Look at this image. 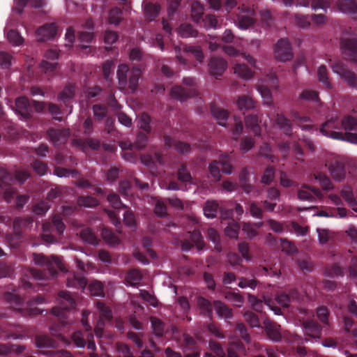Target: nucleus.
Returning <instances> with one entry per match:
<instances>
[{
	"label": "nucleus",
	"instance_id": "nucleus-1",
	"mask_svg": "<svg viewBox=\"0 0 357 357\" xmlns=\"http://www.w3.org/2000/svg\"><path fill=\"white\" fill-rule=\"evenodd\" d=\"M319 131L326 137L357 144V119L354 117L347 116L341 122L337 118H331Z\"/></svg>",
	"mask_w": 357,
	"mask_h": 357
},
{
	"label": "nucleus",
	"instance_id": "nucleus-2",
	"mask_svg": "<svg viewBox=\"0 0 357 357\" xmlns=\"http://www.w3.org/2000/svg\"><path fill=\"white\" fill-rule=\"evenodd\" d=\"M278 89V81L275 77L271 76L264 81H261L257 86V90L261 94L264 104L271 105L273 102L271 89L277 90Z\"/></svg>",
	"mask_w": 357,
	"mask_h": 357
},
{
	"label": "nucleus",
	"instance_id": "nucleus-3",
	"mask_svg": "<svg viewBox=\"0 0 357 357\" xmlns=\"http://www.w3.org/2000/svg\"><path fill=\"white\" fill-rule=\"evenodd\" d=\"M275 58L280 61L286 62L291 59L292 52L289 42L286 39L280 40L274 49Z\"/></svg>",
	"mask_w": 357,
	"mask_h": 357
},
{
	"label": "nucleus",
	"instance_id": "nucleus-4",
	"mask_svg": "<svg viewBox=\"0 0 357 357\" xmlns=\"http://www.w3.org/2000/svg\"><path fill=\"white\" fill-rule=\"evenodd\" d=\"M341 47L348 59L351 61L357 59V40L354 37L342 38Z\"/></svg>",
	"mask_w": 357,
	"mask_h": 357
},
{
	"label": "nucleus",
	"instance_id": "nucleus-5",
	"mask_svg": "<svg viewBox=\"0 0 357 357\" xmlns=\"http://www.w3.org/2000/svg\"><path fill=\"white\" fill-rule=\"evenodd\" d=\"M97 308L100 314V319L95 328V333L97 337H100L102 334V325L105 320H109L112 318L111 310L102 303H98Z\"/></svg>",
	"mask_w": 357,
	"mask_h": 357
},
{
	"label": "nucleus",
	"instance_id": "nucleus-6",
	"mask_svg": "<svg viewBox=\"0 0 357 357\" xmlns=\"http://www.w3.org/2000/svg\"><path fill=\"white\" fill-rule=\"evenodd\" d=\"M59 53L56 50H48L45 56V59L41 63L40 67L45 72L52 71L56 66L55 60L58 59Z\"/></svg>",
	"mask_w": 357,
	"mask_h": 357
},
{
	"label": "nucleus",
	"instance_id": "nucleus-7",
	"mask_svg": "<svg viewBox=\"0 0 357 357\" xmlns=\"http://www.w3.org/2000/svg\"><path fill=\"white\" fill-rule=\"evenodd\" d=\"M327 165L331 174L335 179L341 181L344 178L345 170L342 161L335 160L327 164Z\"/></svg>",
	"mask_w": 357,
	"mask_h": 357
},
{
	"label": "nucleus",
	"instance_id": "nucleus-8",
	"mask_svg": "<svg viewBox=\"0 0 357 357\" xmlns=\"http://www.w3.org/2000/svg\"><path fill=\"white\" fill-rule=\"evenodd\" d=\"M315 196L320 199H323L320 190L308 186H303L298 192V199L303 201H312Z\"/></svg>",
	"mask_w": 357,
	"mask_h": 357
},
{
	"label": "nucleus",
	"instance_id": "nucleus-9",
	"mask_svg": "<svg viewBox=\"0 0 357 357\" xmlns=\"http://www.w3.org/2000/svg\"><path fill=\"white\" fill-rule=\"evenodd\" d=\"M333 70L335 73L344 79L350 85L355 84L354 75L351 72L347 70L342 62H336L335 65L333 66Z\"/></svg>",
	"mask_w": 357,
	"mask_h": 357
},
{
	"label": "nucleus",
	"instance_id": "nucleus-10",
	"mask_svg": "<svg viewBox=\"0 0 357 357\" xmlns=\"http://www.w3.org/2000/svg\"><path fill=\"white\" fill-rule=\"evenodd\" d=\"M56 26L54 24L45 25L37 31L38 40L45 41L51 39L56 34Z\"/></svg>",
	"mask_w": 357,
	"mask_h": 357
},
{
	"label": "nucleus",
	"instance_id": "nucleus-11",
	"mask_svg": "<svg viewBox=\"0 0 357 357\" xmlns=\"http://www.w3.org/2000/svg\"><path fill=\"white\" fill-rule=\"evenodd\" d=\"M33 260L36 264L39 265H43L45 264H50L51 266L54 265L60 269L61 271H64L63 268V265L61 261L59 258L52 256L50 259H46L43 255L41 254H36L33 255Z\"/></svg>",
	"mask_w": 357,
	"mask_h": 357
},
{
	"label": "nucleus",
	"instance_id": "nucleus-12",
	"mask_svg": "<svg viewBox=\"0 0 357 357\" xmlns=\"http://www.w3.org/2000/svg\"><path fill=\"white\" fill-rule=\"evenodd\" d=\"M30 104L24 97H20L15 100V111L22 117H27L30 112Z\"/></svg>",
	"mask_w": 357,
	"mask_h": 357
},
{
	"label": "nucleus",
	"instance_id": "nucleus-13",
	"mask_svg": "<svg viewBox=\"0 0 357 357\" xmlns=\"http://www.w3.org/2000/svg\"><path fill=\"white\" fill-rule=\"evenodd\" d=\"M227 66V62L222 59H211L209 63L211 73L215 76L220 75Z\"/></svg>",
	"mask_w": 357,
	"mask_h": 357
},
{
	"label": "nucleus",
	"instance_id": "nucleus-14",
	"mask_svg": "<svg viewBox=\"0 0 357 357\" xmlns=\"http://www.w3.org/2000/svg\"><path fill=\"white\" fill-rule=\"evenodd\" d=\"M254 11L248 9L245 15H241L238 21V26L241 29H246L250 27L254 22Z\"/></svg>",
	"mask_w": 357,
	"mask_h": 357
},
{
	"label": "nucleus",
	"instance_id": "nucleus-15",
	"mask_svg": "<svg viewBox=\"0 0 357 357\" xmlns=\"http://www.w3.org/2000/svg\"><path fill=\"white\" fill-rule=\"evenodd\" d=\"M281 328L280 326L274 324H266V331L268 336L273 341H279L281 340Z\"/></svg>",
	"mask_w": 357,
	"mask_h": 357
},
{
	"label": "nucleus",
	"instance_id": "nucleus-16",
	"mask_svg": "<svg viewBox=\"0 0 357 357\" xmlns=\"http://www.w3.org/2000/svg\"><path fill=\"white\" fill-rule=\"evenodd\" d=\"M339 10L342 13H354L357 11V6L353 0H342L337 3Z\"/></svg>",
	"mask_w": 357,
	"mask_h": 357
},
{
	"label": "nucleus",
	"instance_id": "nucleus-17",
	"mask_svg": "<svg viewBox=\"0 0 357 357\" xmlns=\"http://www.w3.org/2000/svg\"><path fill=\"white\" fill-rule=\"evenodd\" d=\"M234 73L240 77L249 79L252 77L253 73L245 65L237 64L234 67Z\"/></svg>",
	"mask_w": 357,
	"mask_h": 357
},
{
	"label": "nucleus",
	"instance_id": "nucleus-18",
	"mask_svg": "<svg viewBox=\"0 0 357 357\" xmlns=\"http://www.w3.org/2000/svg\"><path fill=\"white\" fill-rule=\"evenodd\" d=\"M211 112L213 117L217 120L218 124L222 126H225L228 113L221 108L216 107L212 108Z\"/></svg>",
	"mask_w": 357,
	"mask_h": 357
},
{
	"label": "nucleus",
	"instance_id": "nucleus-19",
	"mask_svg": "<svg viewBox=\"0 0 357 357\" xmlns=\"http://www.w3.org/2000/svg\"><path fill=\"white\" fill-rule=\"evenodd\" d=\"M306 335L318 338L320 335L321 329L319 326L313 321H308L304 326Z\"/></svg>",
	"mask_w": 357,
	"mask_h": 357
},
{
	"label": "nucleus",
	"instance_id": "nucleus-20",
	"mask_svg": "<svg viewBox=\"0 0 357 357\" xmlns=\"http://www.w3.org/2000/svg\"><path fill=\"white\" fill-rule=\"evenodd\" d=\"M329 199L337 206V211L339 218H344L347 215L346 208L341 207L342 201L340 198L335 194H330L328 195Z\"/></svg>",
	"mask_w": 357,
	"mask_h": 357
},
{
	"label": "nucleus",
	"instance_id": "nucleus-21",
	"mask_svg": "<svg viewBox=\"0 0 357 357\" xmlns=\"http://www.w3.org/2000/svg\"><path fill=\"white\" fill-rule=\"evenodd\" d=\"M218 210V204L213 201H208L204 206L203 211L205 216L213 218L215 216Z\"/></svg>",
	"mask_w": 357,
	"mask_h": 357
},
{
	"label": "nucleus",
	"instance_id": "nucleus-22",
	"mask_svg": "<svg viewBox=\"0 0 357 357\" xmlns=\"http://www.w3.org/2000/svg\"><path fill=\"white\" fill-rule=\"evenodd\" d=\"M160 8L155 4H147L144 8V15L147 20H153L159 13Z\"/></svg>",
	"mask_w": 357,
	"mask_h": 357
},
{
	"label": "nucleus",
	"instance_id": "nucleus-23",
	"mask_svg": "<svg viewBox=\"0 0 357 357\" xmlns=\"http://www.w3.org/2000/svg\"><path fill=\"white\" fill-rule=\"evenodd\" d=\"M101 235L104 241L110 245L114 246L119 243L118 237L109 229H103Z\"/></svg>",
	"mask_w": 357,
	"mask_h": 357
},
{
	"label": "nucleus",
	"instance_id": "nucleus-24",
	"mask_svg": "<svg viewBox=\"0 0 357 357\" xmlns=\"http://www.w3.org/2000/svg\"><path fill=\"white\" fill-rule=\"evenodd\" d=\"M237 105L239 109H250L255 107V103L251 98L243 96L237 100Z\"/></svg>",
	"mask_w": 357,
	"mask_h": 357
},
{
	"label": "nucleus",
	"instance_id": "nucleus-25",
	"mask_svg": "<svg viewBox=\"0 0 357 357\" xmlns=\"http://www.w3.org/2000/svg\"><path fill=\"white\" fill-rule=\"evenodd\" d=\"M59 299L62 305V309L66 310L74 307L73 299L66 292L61 291L59 294Z\"/></svg>",
	"mask_w": 357,
	"mask_h": 357
},
{
	"label": "nucleus",
	"instance_id": "nucleus-26",
	"mask_svg": "<svg viewBox=\"0 0 357 357\" xmlns=\"http://www.w3.org/2000/svg\"><path fill=\"white\" fill-rule=\"evenodd\" d=\"M213 305L216 313L219 317L224 318H229L231 317V310L225 305L219 301L214 302Z\"/></svg>",
	"mask_w": 357,
	"mask_h": 357
},
{
	"label": "nucleus",
	"instance_id": "nucleus-27",
	"mask_svg": "<svg viewBox=\"0 0 357 357\" xmlns=\"http://www.w3.org/2000/svg\"><path fill=\"white\" fill-rule=\"evenodd\" d=\"M314 178L318 181L324 190H329L333 188L330 179L321 173L314 174Z\"/></svg>",
	"mask_w": 357,
	"mask_h": 357
},
{
	"label": "nucleus",
	"instance_id": "nucleus-28",
	"mask_svg": "<svg viewBox=\"0 0 357 357\" xmlns=\"http://www.w3.org/2000/svg\"><path fill=\"white\" fill-rule=\"evenodd\" d=\"M80 236L84 241L90 244L96 245L98 243V239L96 236L89 228L83 229L80 232Z\"/></svg>",
	"mask_w": 357,
	"mask_h": 357
},
{
	"label": "nucleus",
	"instance_id": "nucleus-29",
	"mask_svg": "<svg viewBox=\"0 0 357 357\" xmlns=\"http://www.w3.org/2000/svg\"><path fill=\"white\" fill-rule=\"evenodd\" d=\"M317 77L319 82H322L326 87L331 88L328 79V71L325 66L321 65L317 69Z\"/></svg>",
	"mask_w": 357,
	"mask_h": 357
},
{
	"label": "nucleus",
	"instance_id": "nucleus-30",
	"mask_svg": "<svg viewBox=\"0 0 357 357\" xmlns=\"http://www.w3.org/2000/svg\"><path fill=\"white\" fill-rule=\"evenodd\" d=\"M36 344L39 348L54 347L53 341L46 335H40L36 337Z\"/></svg>",
	"mask_w": 357,
	"mask_h": 357
},
{
	"label": "nucleus",
	"instance_id": "nucleus-31",
	"mask_svg": "<svg viewBox=\"0 0 357 357\" xmlns=\"http://www.w3.org/2000/svg\"><path fill=\"white\" fill-rule=\"evenodd\" d=\"M7 38L13 45H20L23 43V38L16 31L11 30L7 33Z\"/></svg>",
	"mask_w": 357,
	"mask_h": 357
},
{
	"label": "nucleus",
	"instance_id": "nucleus-32",
	"mask_svg": "<svg viewBox=\"0 0 357 357\" xmlns=\"http://www.w3.org/2000/svg\"><path fill=\"white\" fill-rule=\"evenodd\" d=\"M140 75V70L138 68H133L130 73L129 79V87L134 91L137 86L138 79Z\"/></svg>",
	"mask_w": 357,
	"mask_h": 357
},
{
	"label": "nucleus",
	"instance_id": "nucleus-33",
	"mask_svg": "<svg viewBox=\"0 0 357 357\" xmlns=\"http://www.w3.org/2000/svg\"><path fill=\"white\" fill-rule=\"evenodd\" d=\"M77 202L79 206L84 207H93L98 204V202L91 197H80Z\"/></svg>",
	"mask_w": 357,
	"mask_h": 357
},
{
	"label": "nucleus",
	"instance_id": "nucleus-34",
	"mask_svg": "<svg viewBox=\"0 0 357 357\" xmlns=\"http://www.w3.org/2000/svg\"><path fill=\"white\" fill-rule=\"evenodd\" d=\"M179 33L183 37H194L197 36V31L190 24H183L179 29Z\"/></svg>",
	"mask_w": 357,
	"mask_h": 357
},
{
	"label": "nucleus",
	"instance_id": "nucleus-35",
	"mask_svg": "<svg viewBox=\"0 0 357 357\" xmlns=\"http://www.w3.org/2000/svg\"><path fill=\"white\" fill-rule=\"evenodd\" d=\"M89 291L93 296H102L103 294L102 284L99 281L92 282L89 285Z\"/></svg>",
	"mask_w": 357,
	"mask_h": 357
},
{
	"label": "nucleus",
	"instance_id": "nucleus-36",
	"mask_svg": "<svg viewBox=\"0 0 357 357\" xmlns=\"http://www.w3.org/2000/svg\"><path fill=\"white\" fill-rule=\"evenodd\" d=\"M204 13V8L202 6L198 3L195 2L192 5V16L195 20L199 21Z\"/></svg>",
	"mask_w": 357,
	"mask_h": 357
},
{
	"label": "nucleus",
	"instance_id": "nucleus-37",
	"mask_svg": "<svg viewBox=\"0 0 357 357\" xmlns=\"http://www.w3.org/2000/svg\"><path fill=\"white\" fill-rule=\"evenodd\" d=\"M93 38V35L91 32H82L79 36L80 46L82 48L89 47V44L91 43Z\"/></svg>",
	"mask_w": 357,
	"mask_h": 357
},
{
	"label": "nucleus",
	"instance_id": "nucleus-38",
	"mask_svg": "<svg viewBox=\"0 0 357 357\" xmlns=\"http://www.w3.org/2000/svg\"><path fill=\"white\" fill-rule=\"evenodd\" d=\"M141 273L136 270L131 271L126 276V281L131 285H135L141 280Z\"/></svg>",
	"mask_w": 357,
	"mask_h": 357
},
{
	"label": "nucleus",
	"instance_id": "nucleus-39",
	"mask_svg": "<svg viewBox=\"0 0 357 357\" xmlns=\"http://www.w3.org/2000/svg\"><path fill=\"white\" fill-rule=\"evenodd\" d=\"M238 231L239 227L235 222L229 224L225 230L226 235L231 238H236L238 236Z\"/></svg>",
	"mask_w": 357,
	"mask_h": 357
},
{
	"label": "nucleus",
	"instance_id": "nucleus-40",
	"mask_svg": "<svg viewBox=\"0 0 357 357\" xmlns=\"http://www.w3.org/2000/svg\"><path fill=\"white\" fill-rule=\"evenodd\" d=\"M74 94H75L74 87L72 86H67L61 93V94L59 96V99L63 102H66L68 100L71 99L74 96Z\"/></svg>",
	"mask_w": 357,
	"mask_h": 357
},
{
	"label": "nucleus",
	"instance_id": "nucleus-41",
	"mask_svg": "<svg viewBox=\"0 0 357 357\" xmlns=\"http://www.w3.org/2000/svg\"><path fill=\"white\" fill-rule=\"evenodd\" d=\"M121 11L119 9L114 8L112 10L109 15V22L113 24H118L121 20Z\"/></svg>",
	"mask_w": 357,
	"mask_h": 357
},
{
	"label": "nucleus",
	"instance_id": "nucleus-42",
	"mask_svg": "<svg viewBox=\"0 0 357 357\" xmlns=\"http://www.w3.org/2000/svg\"><path fill=\"white\" fill-rule=\"evenodd\" d=\"M117 38H118V36L116 34V32H114V31H107L105 33V36H104V40H105V43L106 45V49H109L110 48V45H112V44H114L116 40H117Z\"/></svg>",
	"mask_w": 357,
	"mask_h": 357
},
{
	"label": "nucleus",
	"instance_id": "nucleus-43",
	"mask_svg": "<svg viewBox=\"0 0 357 357\" xmlns=\"http://www.w3.org/2000/svg\"><path fill=\"white\" fill-rule=\"evenodd\" d=\"M151 322L154 333L157 336L162 335L163 331V325L161 321L155 317H152L151 319Z\"/></svg>",
	"mask_w": 357,
	"mask_h": 357
},
{
	"label": "nucleus",
	"instance_id": "nucleus-44",
	"mask_svg": "<svg viewBox=\"0 0 357 357\" xmlns=\"http://www.w3.org/2000/svg\"><path fill=\"white\" fill-rule=\"evenodd\" d=\"M128 71V67L126 65L121 64L119 66L117 76L121 84L125 85L126 83V74Z\"/></svg>",
	"mask_w": 357,
	"mask_h": 357
},
{
	"label": "nucleus",
	"instance_id": "nucleus-45",
	"mask_svg": "<svg viewBox=\"0 0 357 357\" xmlns=\"http://www.w3.org/2000/svg\"><path fill=\"white\" fill-rule=\"evenodd\" d=\"M319 241L321 243H326L332 237L330 231L325 229H317Z\"/></svg>",
	"mask_w": 357,
	"mask_h": 357
},
{
	"label": "nucleus",
	"instance_id": "nucleus-46",
	"mask_svg": "<svg viewBox=\"0 0 357 357\" xmlns=\"http://www.w3.org/2000/svg\"><path fill=\"white\" fill-rule=\"evenodd\" d=\"M178 178L182 182L191 183V176L184 167L179 168L178 172Z\"/></svg>",
	"mask_w": 357,
	"mask_h": 357
},
{
	"label": "nucleus",
	"instance_id": "nucleus-47",
	"mask_svg": "<svg viewBox=\"0 0 357 357\" xmlns=\"http://www.w3.org/2000/svg\"><path fill=\"white\" fill-rule=\"evenodd\" d=\"M220 162L222 165V172L225 174H230L231 172V166L229 163V160L227 155H221L220 158Z\"/></svg>",
	"mask_w": 357,
	"mask_h": 357
},
{
	"label": "nucleus",
	"instance_id": "nucleus-48",
	"mask_svg": "<svg viewBox=\"0 0 357 357\" xmlns=\"http://www.w3.org/2000/svg\"><path fill=\"white\" fill-rule=\"evenodd\" d=\"M171 94L174 98L180 100L181 101L184 100L186 96L184 89L181 86H175L172 88Z\"/></svg>",
	"mask_w": 357,
	"mask_h": 357
},
{
	"label": "nucleus",
	"instance_id": "nucleus-49",
	"mask_svg": "<svg viewBox=\"0 0 357 357\" xmlns=\"http://www.w3.org/2000/svg\"><path fill=\"white\" fill-rule=\"evenodd\" d=\"M330 0H312L311 7L314 10L326 9L329 6Z\"/></svg>",
	"mask_w": 357,
	"mask_h": 357
},
{
	"label": "nucleus",
	"instance_id": "nucleus-50",
	"mask_svg": "<svg viewBox=\"0 0 357 357\" xmlns=\"http://www.w3.org/2000/svg\"><path fill=\"white\" fill-rule=\"evenodd\" d=\"M198 305L201 308L202 311L204 314H207L208 315L211 313V303L204 298H199L198 301Z\"/></svg>",
	"mask_w": 357,
	"mask_h": 357
},
{
	"label": "nucleus",
	"instance_id": "nucleus-51",
	"mask_svg": "<svg viewBox=\"0 0 357 357\" xmlns=\"http://www.w3.org/2000/svg\"><path fill=\"white\" fill-rule=\"evenodd\" d=\"M245 318L246 321L250 324L251 327H259V321L255 314L252 312H247L245 314Z\"/></svg>",
	"mask_w": 357,
	"mask_h": 357
},
{
	"label": "nucleus",
	"instance_id": "nucleus-52",
	"mask_svg": "<svg viewBox=\"0 0 357 357\" xmlns=\"http://www.w3.org/2000/svg\"><path fill=\"white\" fill-rule=\"evenodd\" d=\"M124 222L130 229H134L135 228V219L133 213L130 211H127L124 214Z\"/></svg>",
	"mask_w": 357,
	"mask_h": 357
},
{
	"label": "nucleus",
	"instance_id": "nucleus-53",
	"mask_svg": "<svg viewBox=\"0 0 357 357\" xmlns=\"http://www.w3.org/2000/svg\"><path fill=\"white\" fill-rule=\"evenodd\" d=\"M274 177V170L272 168H268L264 172L261 177V183L264 184H269Z\"/></svg>",
	"mask_w": 357,
	"mask_h": 357
},
{
	"label": "nucleus",
	"instance_id": "nucleus-54",
	"mask_svg": "<svg viewBox=\"0 0 357 357\" xmlns=\"http://www.w3.org/2000/svg\"><path fill=\"white\" fill-rule=\"evenodd\" d=\"M140 296L144 301L149 303L150 305L153 306L157 305L156 298L149 292L146 291H141Z\"/></svg>",
	"mask_w": 357,
	"mask_h": 357
},
{
	"label": "nucleus",
	"instance_id": "nucleus-55",
	"mask_svg": "<svg viewBox=\"0 0 357 357\" xmlns=\"http://www.w3.org/2000/svg\"><path fill=\"white\" fill-rule=\"evenodd\" d=\"M217 162H213L209 165V172L211 175L213 177V178L216 181L220 179V172L219 167H218Z\"/></svg>",
	"mask_w": 357,
	"mask_h": 357
},
{
	"label": "nucleus",
	"instance_id": "nucleus-56",
	"mask_svg": "<svg viewBox=\"0 0 357 357\" xmlns=\"http://www.w3.org/2000/svg\"><path fill=\"white\" fill-rule=\"evenodd\" d=\"M227 298L237 307H241L243 304V298L238 294L231 293L227 296Z\"/></svg>",
	"mask_w": 357,
	"mask_h": 357
},
{
	"label": "nucleus",
	"instance_id": "nucleus-57",
	"mask_svg": "<svg viewBox=\"0 0 357 357\" xmlns=\"http://www.w3.org/2000/svg\"><path fill=\"white\" fill-rule=\"evenodd\" d=\"M33 167L36 172L40 176L44 175L47 172L46 165L40 161H36L33 164Z\"/></svg>",
	"mask_w": 357,
	"mask_h": 357
},
{
	"label": "nucleus",
	"instance_id": "nucleus-58",
	"mask_svg": "<svg viewBox=\"0 0 357 357\" xmlns=\"http://www.w3.org/2000/svg\"><path fill=\"white\" fill-rule=\"evenodd\" d=\"M108 201L116 208H120L123 206L119 197L116 194H111L107 197Z\"/></svg>",
	"mask_w": 357,
	"mask_h": 357
},
{
	"label": "nucleus",
	"instance_id": "nucleus-59",
	"mask_svg": "<svg viewBox=\"0 0 357 357\" xmlns=\"http://www.w3.org/2000/svg\"><path fill=\"white\" fill-rule=\"evenodd\" d=\"M10 65V56L3 52H0V66L3 68L9 67Z\"/></svg>",
	"mask_w": 357,
	"mask_h": 357
},
{
	"label": "nucleus",
	"instance_id": "nucleus-60",
	"mask_svg": "<svg viewBox=\"0 0 357 357\" xmlns=\"http://www.w3.org/2000/svg\"><path fill=\"white\" fill-rule=\"evenodd\" d=\"M50 208V206L46 202H40L38 203L34 208V211L36 214H43L46 212Z\"/></svg>",
	"mask_w": 357,
	"mask_h": 357
},
{
	"label": "nucleus",
	"instance_id": "nucleus-61",
	"mask_svg": "<svg viewBox=\"0 0 357 357\" xmlns=\"http://www.w3.org/2000/svg\"><path fill=\"white\" fill-rule=\"evenodd\" d=\"M254 145V141L251 138H245L241 144V150L243 152L250 151Z\"/></svg>",
	"mask_w": 357,
	"mask_h": 357
},
{
	"label": "nucleus",
	"instance_id": "nucleus-62",
	"mask_svg": "<svg viewBox=\"0 0 357 357\" xmlns=\"http://www.w3.org/2000/svg\"><path fill=\"white\" fill-rule=\"evenodd\" d=\"M149 122L150 118L146 114H142L139 119V126L144 131L148 132L149 130Z\"/></svg>",
	"mask_w": 357,
	"mask_h": 357
},
{
	"label": "nucleus",
	"instance_id": "nucleus-63",
	"mask_svg": "<svg viewBox=\"0 0 357 357\" xmlns=\"http://www.w3.org/2000/svg\"><path fill=\"white\" fill-rule=\"evenodd\" d=\"M245 124L248 127L252 128L255 132H257V118L255 116H249L246 117Z\"/></svg>",
	"mask_w": 357,
	"mask_h": 357
},
{
	"label": "nucleus",
	"instance_id": "nucleus-64",
	"mask_svg": "<svg viewBox=\"0 0 357 357\" xmlns=\"http://www.w3.org/2000/svg\"><path fill=\"white\" fill-rule=\"evenodd\" d=\"M295 20L296 24L302 28H305L309 26L310 21L306 16L304 15H296Z\"/></svg>",
	"mask_w": 357,
	"mask_h": 357
}]
</instances>
